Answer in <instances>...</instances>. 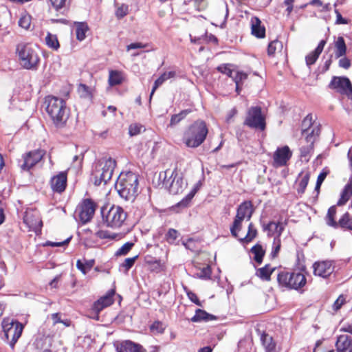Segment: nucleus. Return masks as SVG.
Wrapping results in <instances>:
<instances>
[{
  "mask_svg": "<svg viewBox=\"0 0 352 352\" xmlns=\"http://www.w3.org/2000/svg\"><path fill=\"white\" fill-rule=\"evenodd\" d=\"M261 340L266 352H276V342L273 337L265 331L261 335Z\"/></svg>",
  "mask_w": 352,
  "mask_h": 352,
  "instance_id": "bb28decb",
  "label": "nucleus"
},
{
  "mask_svg": "<svg viewBox=\"0 0 352 352\" xmlns=\"http://www.w3.org/2000/svg\"><path fill=\"white\" fill-rule=\"evenodd\" d=\"M71 0H50L53 8L58 11L69 5Z\"/></svg>",
  "mask_w": 352,
  "mask_h": 352,
  "instance_id": "8fccbe9b",
  "label": "nucleus"
},
{
  "mask_svg": "<svg viewBox=\"0 0 352 352\" xmlns=\"http://www.w3.org/2000/svg\"><path fill=\"white\" fill-rule=\"evenodd\" d=\"M115 294V290L111 289L108 292V293L100 298L97 301H96L93 305V310L96 314H98L100 311H101L104 308L107 307L111 305L113 303V296Z\"/></svg>",
  "mask_w": 352,
  "mask_h": 352,
  "instance_id": "a211bd4d",
  "label": "nucleus"
},
{
  "mask_svg": "<svg viewBox=\"0 0 352 352\" xmlns=\"http://www.w3.org/2000/svg\"><path fill=\"white\" fill-rule=\"evenodd\" d=\"M254 212L253 205L251 201H245L242 202L237 208L235 217L244 220H250Z\"/></svg>",
  "mask_w": 352,
  "mask_h": 352,
  "instance_id": "6ab92c4d",
  "label": "nucleus"
},
{
  "mask_svg": "<svg viewBox=\"0 0 352 352\" xmlns=\"http://www.w3.org/2000/svg\"><path fill=\"white\" fill-rule=\"evenodd\" d=\"M230 67V64H221L217 67V69L219 72L224 74L227 75L228 77L231 78L232 77V74H234V69H232Z\"/></svg>",
  "mask_w": 352,
  "mask_h": 352,
  "instance_id": "3c124183",
  "label": "nucleus"
},
{
  "mask_svg": "<svg viewBox=\"0 0 352 352\" xmlns=\"http://www.w3.org/2000/svg\"><path fill=\"white\" fill-rule=\"evenodd\" d=\"M24 324L13 318H4L2 321L3 330H23Z\"/></svg>",
  "mask_w": 352,
  "mask_h": 352,
  "instance_id": "a878e982",
  "label": "nucleus"
},
{
  "mask_svg": "<svg viewBox=\"0 0 352 352\" xmlns=\"http://www.w3.org/2000/svg\"><path fill=\"white\" fill-rule=\"evenodd\" d=\"M186 294H187L188 298L192 302H194L195 304H196L198 306H201V302L199 301L197 296L194 292H192L191 291H187L186 292Z\"/></svg>",
  "mask_w": 352,
  "mask_h": 352,
  "instance_id": "69168bd1",
  "label": "nucleus"
},
{
  "mask_svg": "<svg viewBox=\"0 0 352 352\" xmlns=\"http://www.w3.org/2000/svg\"><path fill=\"white\" fill-rule=\"evenodd\" d=\"M133 246V243L126 242L116 252L115 255L117 256L126 255Z\"/></svg>",
  "mask_w": 352,
  "mask_h": 352,
  "instance_id": "49530a36",
  "label": "nucleus"
},
{
  "mask_svg": "<svg viewBox=\"0 0 352 352\" xmlns=\"http://www.w3.org/2000/svg\"><path fill=\"white\" fill-rule=\"evenodd\" d=\"M67 182V173L66 171H63L53 176L50 181V184L53 192L62 193L66 188Z\"/></svg>",
  "mask_w": 352,
  "mask_h": 352,
  "instance_id": "dca6fc26",
  "label": "nucleus"
},
{
  "mask_svg": "<svg viewBox=\"0 0 352 352\" xmlns=\"http://www.w3.org/2000/svg\"><path fill=\"white\" fill-rule=\"evenodd\" d=\"M211 269L210 266L204 267L201 270L196 274V276L201 279H210L211 276Z\"/></svg>",
  "mask_w": 352,
  "mask_h": 352,
  "instance_id": "5fc2aeb1",
  "label": "nucleus"
},
{
  "mask_svg": "<svg viewBox=\"0 0 352 352\" xmlns=\"http://www.w3.org/2000/svg\"><path fill=\"white\" fill-rule=\"evenodd\" d=\"M275 221H270L268 223H262V227L264 232H267V235L271 236L274 234V229H273Z\"/></svg>",
  "mask_w": 352,
  "mask_h": 352,
  "instance_id": "052dcab7",
  "label": "nucleus"
},
{
  "mask_svg": "<svg viewBox=\"0 0 352 352\" xmlns=\"http://www.w3.org/2000/svg\"><path fill=\"white\" fill-rule=\"evenodd\" d=\"M335 56L336 58L344 56L346 52V45L342 36H338L335 41Z\"/></svg>",
  "mask_w": 352,
  "mask_h": 352,
  "instance_id": "c756f323",
  "label": "nucleus"
},
{
  "mask_svg": "<svg viewBox=\"0 0 352 352\" xmlns=\"http://www.w3.org/2000/svg\"><path fill=\"white\" fill-rule=\"evenodd\" d=\"M257 235V230L254 228L253 223H250L248 226V233L243 238H239L238 240L243 244L250 243Z\"/></svg>",
  "mask_w": 352,
  "mask_h": 352,
  "instance_id": "473e14b6",
  "label": "nucleus"
},
{
  "mask_svg": "<svg viewBox=\"0 0 352 352\" xmlns=\"http://www.w3.org/2000/svg\"><path fill=\"white\" fill-rule=\"evenodd\" d=\"M118 352H146V351L140 344L131 341H125L118 348Z\"/></svg>",
  "mask_w": 352,
  "mask_h": 352,
  "instance_id": "393cba45",
  "label": "nucleus"
},
{
  "mask_svg": "<svg viewBox=\"0 0 352 352\" xmlns=\"http://www.w3.org/2000/svg\"><path fill=\"white\" fill-rule=\"evenodd\" d=\"M186 3L192 6L196 10H204L206 7L205 0H187Z\"/></svg>",
  "mask_w": 352,
  "mask_h": 352,
  "instance_id": "603ef678",
  "label": "nucleus"
},
{
  "mask_svg": "<svg viewBox=\"0 0 352 352\" xmlns=\"http://www.w3.org/2000/svg\"><path fill=\"white\" fill-rule=\"evenodd\" d=\"M46 111L56 128L65 126L69 116V110L66 107L65 101L54 96H48Z\"/></svg>",
  "mask_w": 352,
  "mask_h": 352,
  "instance_id": "f03ea898",
  "label": "nucleus"
},
{
  "mask_svg": "<svg viewBox=\"0 0 352 352\" xmlns=\"http://www.w3.org/2000/svg\"><path fill=\"white\" fill-rule=\"evenodd\" d=\"M334 269L332 261H317L313 264L314 274L324 278H328L334 272Z\"/></svg>",
  "mask_w": 352,
  "mask_h": 352,
  "instance_id": "4468645a",
  "label": "nucleus"
},
{
  "mask_svg": "<svg viewBox=\"0 0 352 352\" xmlns=\"http://www.w3.org/2000/svg\"><path fill=\"white\" fill-rule=\"evenodd\" d=\"M101 168L96 170L94 173V184L100 186L102 183L106 184L112 177L116 162L109 157L101 162Z\"/></svg>",
  "mask_w": 352,
  "mask_h": 352,
  "instance_id": "6e6552de",
  "label": "nucleus"
},
{
  "mask_svg": "<svg viewBox=\"0 0 352 352\" xmlns=\"http://www.w3.org/2000/svg\"><path fill=\"white\" fill-rule=\"evenodd\" d=\"M304 133L305 135V140L307 143V145L300 147V158L306 162H308L314 151V142L319 137V129L317 128L314 129H309L305 130Z\"/></svg>",
  "mask_w": 352,
  "mask_h": 352,
  "instance_id": "9d476101",
  "label": "nucleus"
},
{
  "mask_svg": "<svg viewBox=\"0 0 352 352\" xmlns=\"http://www.w3.org/2000/svg\"><path fill=\"white\" fill-rule=\"evenodd\" d=\"M122 82V76L121 73L118 71H111L109 76V83L111 86L121 84Z\"/></svg>",
  "mask_w": 352,
  "mask_h": 352,
  "instance_id": "ea45409f",
  "label": "nucleus"
},
{
  "mask_svg": "<svg viewBox=\"0 0 352 352\" xmlns=\"http://www.w3.org/2000/svg\"><path fill=\"white\" fill-rule=\"evenodd\" d=\"M336 347L338 352H352V338L342 335L338 338Z\"/></svg>",
  "mask_w": 352,
  "mask_h": 352,
  "instance_id": "5701e85b",
  "label": "nucleus"
},
{
  "mask_svg": "<svg viewBox=\"0 0 352 352\" xmlns=\"http://www.w3.org/2000/svg\"><path fill=\"white\" fill-rule=\"evenodd\" d=\"M317 128L319 129V134L320 133V128L319 125H315L312 122V116L311 114H308L303 120L302 122V135L305 138V135L304 134L305 130L311 129H314Z\"/></svg>",
  "mask_w": 352,
  "mask_h": 352,
  "instance_id": "c9c22d12",
  "label": "nucleus"
},
{
  "mask_svg": "<svg viewBox=\"0 0 352 352\" xmlns=\"http://www.w3.org/2000/svg\"><path fill=\"white\" fill-rule=\"evenodd\" d=\"M191 109H185L180 111L177 114H174L171 116L169 126L173 127L174 126L179 124L182 120H184L190 113Z\"/></svg>",
  "mask_w": 352,
  "mask_h": 352,
  "instance_id": "72a5a7b5",
  "label": "nucleus"
},
{
  "mask_svg": "<svg viewBox=\"0 0 352 352\" xmlns=\"http://www.w3.org/2000/svg\"><path fill=\"white\" fill-rule=\"evenodd\" d=\"M147 263L150 266V270L152 272H160L163 270L164 265L160 260L153 258L151 261H148Z\"/></svg>",
  "mask_w": 352,
  "mask_h": 352,
  "instance_id": "a18cd8bd",
  "label": "nucleus"
},
{
  "mask_svg": "<svg viewBox=\"0 0 352 352\" xmlns=\"http://www.w3.org/2000/svg\"><path fill=\"white\" fill-rule=\"evenodd\" d=\"M96 235L100 239H116V234H110L108 231L100 230L96 233Z\"/></svg>",
  "mask_w": 352,
  "mask_h": 352,
  "instance_id": "680f3d73",
  "label": "nucleus"
},
{
  "mask_svg": "<svg viewBox=\"0 0 352 352\" xmlns=\"http://www.w3.org/2000/svg\"><path fill=\"white\" fill-rule=\"evenodd\" d=\"M251 32L252 35L258 38L265 36V28L257 16H252L250 20Z\"/></svg>",
  "mask_w": 352,
  "mask_h": 352,
  "instance_id": "4be33fe9",
  "label": "nucleus"
},
{
  "mask_svg": "<svg viewBox=\"0 0 352 352\" xmlns=\"http://www.w3.org/2000/svg\"><path fill=\"white\" fill-rule=\"evenodd\" d=\"M208 133L206 123L202 120H197L185 131L183 142L188 148H197L205 141Z\"/></svg>",
  "mask_w": 352,
  "mask_h": 352,
  "instance_id": "7ed1b4c3",
  "label": "nucleus"
},
{
  "mask_svg": "<svg viewBox=\"0 0 352 352\" xmlns=\"http://www.w3.org/2000/svg\"><path fill=\"white\" fill-rule=\"evenodd\" d=\"M199 188V184L197 183L194 188L191 190V191L181 201L177 204L179 207H187L190 203L192 199L194 197L197 192L198 191Z\"/></svg>",
  "mask_w": 352,
  "mask_h": 352,
  "instance_id": "f704fd0d",
  "label": "nucleus"
},
{
  "mask_svg": "<svg viewBox=\"0 0 352 352\" xmlns=\"http://www.w3.org/2000/svg\"><path fill=\"white\" fill-rule=\"evenodd\" d=\"M78 93L81 98H89L91 97L89 87L84 84H80L78 87Z\"/></svg>",
  "mask_w": 352,
  "mask_h": 352,
  "instance_id": "6e6d98bb",
  "label": "nucleus"
},
{
  "mask_svg": "<svg viewBox=\"0 0 352 352\" xmlns=\"http://www.w3.org/2000/svg\"><path fill=\"white\" fill-rule=\"evenodd\" d=\"M164 177L163 186L172 195L182 193L186 188L187 184L184 181L182 173L177 168L167 169L160 173V178Z\"/></svg>",
  "mask_w": 352,
  "mask_h": 352,
  "instance_id": "39448f33",
  "label": "nucleus"
},
{
  "mask_svg": "<svg viewBox=\"0 0 352 352\" xmlns=\"http://www.w3.org/2000/svg\"><path fill=\"white\" fill-rule=\"evenodd\" d=\"M345 302V298L342 295H340L337 300L334 302L333 305V309L335 311L339 310L342 305L344 304Z\"/></svg>",
  "mask_w": 352,
  "mask_h": 352,
  "instance_id": "e2e57ef3",
  "label": "nucleus"
},
{
  "mask_svg": "<svg viewBox=\"0 0 352 352\" xmlns=\"http://www.w3.org/2000/svg\"><path fill=\"white\" fill-rule=\"evenodd\" d=\"M143 126L138 124H132L129 126V133L131 136L136 135L141 133Z\"/></svg>",
  "mask_w": 352,
  "mask_h": 352,
  "instance_id": "13d9d810",
  "label": "nucleus"
},
{
  "mask_svg": "<svg viewBox=\"0 0 352 352\" xmlns=\"http://www.w3.org/2000/svg\"><path fill=\"white\" fill-rule=\"evenodd\" d=\"M277 281L280 287L287 289L298 290L307 283V279L301 272L281 271L278 274Z\"/></svg>",
  "mask_w": 352,
  "mask_h": 352,
  "instance_id": "0eeeda50",
  "label": "nucleus"
},
{
  "mask_svg": "<svg viewBox=\"0 0 352 352\" xmlns=\"http://www.w3.org/2000/svg\"><path fill=\"white\" fill-rule=\"evenodd\" d=\"M292 156V152L288 146L278 148L273 155L274 166L280 167L287 165Z\"/></svg>",
  "mask_w": 352,
  "mask_h": 352,
  "instance_id": "2eb2a0df",
  "label": "nucleus"
},
{
  "mask_svg": "<svg viewBox=\"0 0 352 352\" xmlns=\"http://www.w3.org/2000/svg\"><path fill=\"white\" fill-rule=\"evenodd\" d=\"M97 204L91 199H85L78 205V217L82 224L89 222L95 214Z\"/></svg>",
  "mask_w": 352,
  "mask_h": 352,
  "instance_id": "9b49d317",
  "label": "nucleus"
},
{
  "mask_svg": "<svg viewBox=\"0 0 352 352\" xmlns=\"http://www.w3.org/2000/svg\"><path fill=\"white\" fill-rule=\"evenodd\" d=\"M101 215L103 223L112 228H119L124 223L127 214L124 209L118 206H112L109 208L102 207L101 208Z\"/></svg>",
  "mask_w": 352,
  "mask_h": 352,
  "instance_id": "423d86ee",
  "label": "nucleus"
},
{
  "mask_svg": "<svg viewBox=\"0 0 352 352\" xmlns=\"http://www.w3.org/2000/svg\"><path fill=\"white\" fill-rule=\"evenodd\" d=\"M216 319L217 316L214 315L208 314L203 309H198L196 310L195 316L191 318V321L195 322H208Z\"/></svg>",
  "mask_w": 352,
  "mask_h": 352,
  "instance_id": "cd10ccee",
  "label": "nucleus"
},
{
  "mask_svg": "<svg viewBox=\"0 0 352 352\" xmlns=\"http://www.w3.org/2000/svg\"><path fill=\"white\" fill-rule=\"evenodd\" d=\"M244 124L256 129L263 131L265 129V118L262 115L260 107H251L247 112Z\"/></svg>",
  "mask_w": 352,
  "mask_h": 352,
  "instance_id": "1a4fd4ad",
  "label": "nucleus"
},
{
  "mask_svg": "<svg viewBox=\"0 0 352 352\" xmlns=\"http://www.w3.org/2000/svg\"><path fill=\"white\" fill-rule=\"evenodd\" d=\"M178 236L179 233L177 230L173 228H170L166 234V240L169 244H175Z\"/></svg>",
  "mask_w": 352,
  "mask_h": 352,
  "instance_id": "de8ad7c7",
  "label": "nucleus"
},
{
  "mask_svg": "<svg viewBox=\"0 0 352 352\" xmlns=\"http://www.w3.org/2000/svg\"><path fill=\"white\" fill-rule=\"evenodd\" d=\"M248 78V74L243 72H239L234 70V74H232V77L231 78L235 83L242 84L243 80H246Z\"/></svg>",
  "mask_w": 352,
  "mask_h": 352,
  "instance_id": "09e8293b",
  "label": "nucleus"
},
{
  "mask_svg": "<svg viewBox=\"0 0 352 352\" xmlns=\"http://www.w3.org/2000/svg\"><path fill=\"white\" fill-rule=\"evenodd\" d=\"M45 43L49 47L53 50H58L60 47L56 35L52 34L50 32H47L46 35Z\"/></svg>",
  "mask_w": 352,
  "mask_h": 352,
  "instance_id": "58836bf2",
  "label": "nucleus"
},
{
  "mask_svg": "<svg viewBox=\"0 0 352 352\" xmlns=\"http://www.w3.org/2000/svg\"><path fill=\"white\" fill-rule=\"evenodd\" d=\"M341 228L344 230L352 231V217L349 212H345L337 222V228Z\"/></svg>",
  "mask_w": 352,
  "mask_h": 352,
  "instance_id": "7c9ffc66",
  "label": "nucleus"
},
{
  "mask_svg": "<svg viewBox=\"0 0 352 352\" xmlns=\"http://www.w3.org/2000/svg\"><path fill=\"white\" fill-rule=\"evenodd\" d=\"M336 214V207L335 206H331L327 212L326 217L327 224L334 228H337V221H335V216Z\"/></svg>",
  "mask_w": 352,
  "mask_h": 352,
  "instance_id": "4c0bfd02",
  "label": "nucleus"
},
{
  "mask_svg": "<svg viewBox=\"0 0 352 352\" xmlns=\"http://www.w3.org/2000/svg\"><path fill=\"white\" fill-rule=\"evenodd\" d=\"M287 225V221L282 222L278 221V222H275L274 224V234H276V237L274 238V243H276V240L280 239V236L282 234L283 232L285 230V227Z\"/></svg>",
  "mask_w": 352,
  "mask_h": 352,
  "instance_id": "c03bdc74",
  "label": "nucleus"
},
{
  "mask_svg": "<svg viewBox=\"0 0 352 352\" xmlns=\"http://www.w3.org/2000/svg\"><path fill=\"white\" fill-rule=\"evenodd\" d=\"M53 336L45 335L43 333H38L34 342V345L36 349H47L53 345Z\"/></svg>",
  "mask_w": 352,
  "mask_h": 352,
  "instance_id": "aec40b11",
  "label": "nucleus"
},
{
  "mask_svg": "<svg viewBox=\"0 0 352 352\" xmlns=\"http://www.w3.org/2000/svg\"><path fill=\"white\" fill-rule=\"evenodd\" d=\"M327 43L326 40H321L316 48L311 52L309 54H308L305 56V61L306 65L308 67H310L311 65L315 64V63L317 61L318 58H319L320 55L321 54L322 52L323 51V49Z\"/></svg>",
  "mask_w": 352,
  "mask_h": 352,
  "instance_id": "412c9836",
  "label": "nucleus"
},
{
  "mask_svg": "<svg viewBox=\"0 0 352 352\" xmlns=\"http://www.w3.org/2000/svg\"><path fill=\"white\" fill-rule=\"evenodd\" d=\"M22 331H0V337L13 349Z\"/></svg>",
  "mask_w": 352,
  "mask_h": 352,
  "instance_id": "b1692460",
  "label": "nucleus"
},
{
  "mask_svg": "<svg viewBox=\"0 0 352 352\" xmlns=\"http://www.w3.org/2000/svg\"><path fill=\"white\" fill-rule=\"evenodd\" d=\"M329 87L335 89L340 94L349 96L352 94V85L350 80L345 76H333L329 84Z\"/></svg>",
  "mask_w": 352,
  "mask_h": 352,
  "instance_id": "f8f14e48",
  "label": "nucleus"
},
{
  "mask_svg": "<svg viewBox=\"0 0 352 352\" xmlns=\"http://www.w3.org/2000/svg\"><path fill=\"white\" fill-rule=\"evenodd\" d=\"M23 222L28 226L30 230L34 231L36 234L41 232L43 226L42 221L38 215L33 212H25Z\"/></svg>",
  "mask_w": 352,
  "mask_h": 352,
  "instance_id": "f3484780",
  "label": "nucleus"
},
{
  "mask_svg": "<svg viewBox=\"0 0 352 352\" xmlns=\"http://www.w3.org/2000/svg\"><path fill=\"white\" fill-rule=\"evenodd\" d=\"M88 30V27L85 23H77L76 28V38L79 41L85 38V33Z\"/></svg>",
  "mask_w": 352,
  "mask_h": 352,
  "instance_id": "a19ab883",
  "label": "nucleus"
},
{
  "mask_svg": "<svg viewBox=\"0 0 352 352\" xmlns=\"http://www.w3.org/2000/svg\"><path fill=\"white\" fill-rule=\"evenodd\" d=\"M138 257V256L136 255L131 258H125L124 261L122 263V267H124L126 271H128L133 267Z\"/></svg>",
  "mask_w": 352,
  "mask_h": 352,
  "instance_id": "bf43d9fd",
  "label": "nucleus"
},
{
  "mask_svg": "<svg viewBox=\"0 0 352 352\" xmlns=\"http://www.w3.org/2000/svg\"><path fill=\"white\" fill-rule=\"evenodd\" d=\"M21 65L25 69L36 70L40 58L36 50L30 44L19 43L16 46Z\"/></svg>",
  "mask_w": 352,
  "mask_h": 352,
  "instance_id": "20e7f679",
  "label": "nucleus"
},
{
  "mask_svg": "<svg viewBox=\"0 0 352 352\" xmlns=\"http://www.w3.org/2000/svg\"><path fill=\"white\" fill-rule=\"evenodd\" d=\"M339 60L338 65L340 67L345 69H349L351 67V60L346 57H340Z\"/></svg>",
  "mask_w": 352,
  "mask_h": 352,
  "instance_id": "0e129e2a",
  "label": "nucleus"
},
{
  "mask_svg": "<svg viewBox=\"0 0 352 352\" xmlns=\"http://www.w3.org/2000/svg\"><path fill=\"white\" fill-rule=\"evenodd\" d=\"M283 49V43L278 40L276 39L270 42L267 47V54L269 56H272L275 54L276 51H281Z\"/></svg>",
  "mask_w": 352,
  "mask_h": 352,
  "instance_id": "37998d69",
  "label": "nucleus"
},
{
  "mask_svg": "<svg viewBox=\"0 0 352 352\" xmlns=\"http://www.w3.org/2000/svg\"><path fill=\"white\" fill-rule=\"evenodd\" d=\"M146 46V44H143L142 43H133L126 46V50L129 51L131 50L143 49L145 48Z\"/></svg>",
  "mask_w": 352,
  "mask_h": 352,
  "instance_id": "774afa93",
  "label": "nucleus"
},
{
  "mask_svg": "<svg viewBox=\"0 0 352 352\" xmlns=\"http://www.w3.org/2000/svg\"><path fill=\"white\" fill-rule=\"evenodd\" d=\"M243 219L239 217H235L233 223L230 227V232L232 236L234 238H238V232H239L242 228V222Z\"/></svg>",
  "mask_w": 352,
  "mask_h": 352,
  "instance_id": "79ce46f5",
  "label": "nucleus"
},
{
  "mask_svg": "<svg viewBox=\"0 0 352 352\" xmlns=\"http://www.w3.org/2000/svg\"><path fill=\"white\" fill-rule=\"evenodd\" d=\"M275 268H270V265H265L264 267L258 268L256 270V275L263 280H270L271 275Z\"/></svg>",
  "mask_w": 352,
  "mask_h": 352,
  "instance_id": "2f4dec72",
  "label": "nucleus"
},
{
  "mask_svg": "<svg viewBox=\"0 0 352 352\" xmlns=\"http://www.w3.org/2000/svg\"><path fill=\"white\" fill-rule=\"evenodd\" d=\"M45 152L43 150H34L25 153L23 155V162L21 164V169L29 170L41 160Z\"/></svg>",
  "mask_w": 352,
  "mask_h": 352,
  "instance_id": "ddd939ff",
  "label": "nucleus"
},
{
  "mask_svg": "<svg viewBox=\"0 0 352 352\" xmlns=\"http://www.w3.org/2000/svg\"><path fill=\"white\" fill-rule=\"evenodd\" d=\"M138 175L128 171L120 174L115 187L120 197L132 202L138 195Z\"/></svg>",
  "mask_w": 352,
  "mask_h": 352,
  "instance_id": "f257e3e1",
  "label": "nucleus"
},
{
  "mask_svg": "<svg viewBox=\"0 0 352 352\" xmlns=\"http://www.w3.org/2000/svg\"><path fill=\"white\" fill-rule=\"evenodd\" d=\"M19 25L24 29H29L31 25V16L29 14H25L22 16L19 21Z\"/></svg>",
  "mask_w": 352,
  "mask_h": 352,
  "instance_id": "4d7b16f0",
  "label": "nucleus"
},
{
  "mask_svg": "<svg viewBox=\"0 0 352 352\" xmlns=\"http://www.w3.org/2000/svg\"><path fill=\"white\" fill-rule=\"evenodd\" d=\"M309 180V174H305L301 179L298 184V192L302 194L305 192V189L308 185Z\"/></svg>",
  "mask_w": 352,
  "mask_h": 352,
  "instance_id": "864d4df0",
  "label": "nucleus"
},
{
  "mask_svg": "<svg viewBox=\"0 0 352 352\" xmlns=\"http://www.w3.org/2000/svg\"><path fill=\"white\" fill-rule=\"evenodd\" d=\"M251 252L254 255V261L258 264H261L265 255V251L262 246L260 244H256L251 248Z\"/></svg>",
  "mask_w": 352,
  "mask_h": 352,
  "instance_id": "e433bc0d",
  "label": "nucleus"
},
{
  "mask_svg": "<svg viewBox=\"0 0 352 352\" xmlns=\"http://www.w3.org/2000/svg\"><path fill=\"white\" fill-rule=\"evenodd\" d=\"M176 74L174 71L163 73L154 82L153 89L150 94V99H151L156 89L161 86L166 80L174 78Z\"/></svg>",
  "mask_w": 352,
  "mask_h": 352,
  "instance_id": "c85d7f7f",
  "label": "nucleus"
},
{
  "mask_svg": "<svg viewBox=\"0 0 352 352\" xmlns=\"http://www.w3.org/2000/svg\"><path fill=\"white\" fill-rule=\"evenodd\" d=\"M166 326L162 322L155 321L150 327V330H164Z\"/></svg>",
  "mask_w": 352,
  "mask_h": 352,
  "instance_id": "338daca9",
  "label": "nucleus"
}]
</instances>
